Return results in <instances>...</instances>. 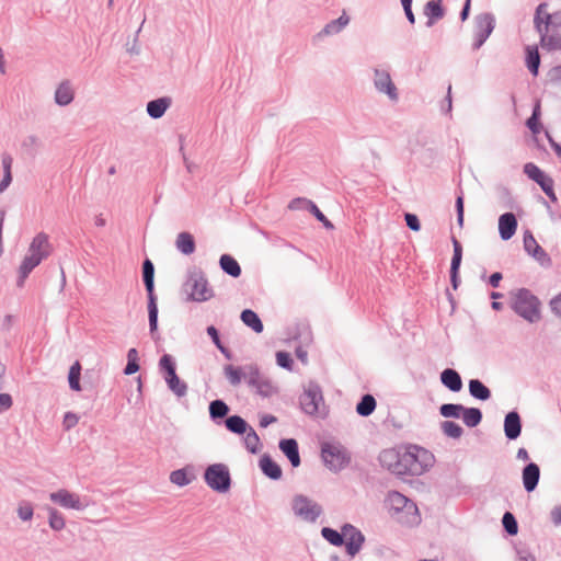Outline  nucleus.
<instances>
[{"label":"nucleus","instance_id":"obj_1","mask_svg":"<svg viewBox=\"0 0 561 561\" xmlns=\"http://www.w3.org/2000/svg\"><path fill=\"white\" fill-rule=\"evenodd\" d=\"M534 25L543 49H561V13L551 14L548 12V4L540 3L535 12Z\"/></svg>","mask_w":561,"mask_h":561},{"label":"nucleus","instance_id":"obj_2","mask_svg":"<svg viewBox=\"0 0 561 561\" xmlns=\"http://www.w3.org/2000/svg\"><path fill=\"white\" fill-rule=\"evenodd\" d=\"M51 252V245L48 240V236L41 232L34 237L32 240L28 252L23 259L20 268V280L19 284L22 285L28 274L41 264V262L48 257Z\"/></svg>","mask_w":561,"mask_h":561},{"label":"nucleus","instance_id":"obj_3","mask_svg":"<svg viewBox=\"0 0 561 561\" xmlns=\"http://www.w3.org/2000/svg\"><path fill=\"white\" fill-rule=\"evenodd\" d=\"M511 307L528 322H537L541 318L539 299L526 288H519L511 293Z\"/></svg>","mask_w":561,"mask_h":561},{"label":"nucleus","instance_id":"obj_4","mask_svg":"<svg viewBox=\"0 0 561 561\" xmlns=\"http://www.w3.org/2000/svg\"><path fill=\"white\" fill-rule=\"evenodd\" d=\"M402 463L407 467V473L421 474L434 463V456L428 450L412 446L402 453Z\"/></svg>","mask_w":561,"mask_h":561},{"label":"nucleus","instance_id":"obj_5","mask_svg":"<svg viewBox=\"0 0 561 561\" xmlns=\"http://www.w3.org/2000/svg\"><path fill=\"white\" fill-rule=\"evenodd\" d=\"M291 508L296 517L307 523H313L321 515V506L313 500L296 495L291 502Z\"/></svg>","mask_w":561,"mask_h":561},{"label":"nucleus","instance_id":"obj_6","mask_svg":"<svg viewBox=\"0 0 561 561\" xmlns=\"http://www.w3.org/2000/svg\"><path fill=\"white\" fill-rule=\"evenodd\" d=\"M206 483L217 492H226L230 486L228 468L222 463L209 466L205 471Z\"/></svg>","mask_w":561,"mask_h":561},{"label":"nucleus","instance_id":"obj_7","mask_svg":"<svg viewBox=\"0 0 561 561\" xmlns=\"http://www.w3.org/2000/svg\"><path fill=\"white\" fill-rule=\"evenodd\" d=\"M322 458L325 465L334 471L341 470L344 468L348 461L350 457L347 451L340 445L334 444H324L322 447Z\"/></svg>","mask_w":561,"mask_h":561},{"label":"nucleus","instance_id":"obj_8","mask_svg":"<svg viewBox=\"0 0 561 561\" xmlns=\"http://www.w3.org/2000/svg\"><path fill=\"white\" fill-rule=\"evenodd\" d=\"M525 174L535 181L541 190L546 193V195L552 201H557L554 190H553V180L547 175L542 170H540L536 164L529 162L524 165Z\"/></svg>","mask_w":561,"mask_h":561},{"label":"nucleus","instance_id":"obj_9","mask_svg":"<svg viewBox=\"0 0 561 561\" xmlns=\"http://www.w3.org/2000/svg\"><path fill=\"white\" fill-rule=\"evenodd\" d=\"M247 380L263 397H271L276 392V387L272 380L263 376L255 366L248 367Z\"/></svg>","mask_w":561,"mask_h":561},{"label":"nucleus","instance_id":"obj_10","mask_svg":"<svg viewBox=\"0 0 561 561\" xmlns=\"http://www.w3.org/2000/svg\"><path fill=\"white\" fill-rule=\"evenodd\" d=\"M494 28V20L489 14L479 15L476 20L473 48L478 49L486 41Z\"/></svg>","mask_w":561,"mask_h":561},{"label":"nucleus","instance_id":"obj_11","mask_svg":"<svg viewBox=\"0 0 561 561\" xmlns=\"http://www.w3.org/2000/svg\"><path fill=\"white\" fill-rule=\"evenodd\" d=\"M322 403V393L316 386H310L307 388L300 398L302 410L310 415L317 414Z\"/></svg>","mask_w":561,"mask_h":561},{"label":"nucleus","instance_id":"obj_12","mask_svg":"<svg viewBox=\"0 0 561 561\" xmlns=\"http://www.w3.org/2000/svg\"><path fill=\"white\" fill-rule=\"evenodd\" d=\"M190 298L195 301H205L211 297V289L204 276H193L187 282Z\"/></svg>","mask_w":561,"mask_h":561},{"label":"nucleus","instance_id":"obj_13","mask_svg":"<svg viewBox=\"0 0 561 561\" xmlns=\"http://www.w3.org/2000/svg\"><path fill=\"white\" fill-rule=\"evenodd\" d=\"M49 497L54 503L60 505L64 508H83L80 496L77 493L70 492L67 489H59L58 491L50 493Z\"/></svg>","mask_w":561,"mask_h":561},{"label":"nucleus","instance_id":"obj_14","mask_svg":"<svg viewBox=\"0 0 561 561\" xmlns=\"http://www.w3.org/2000/svg\"><path fill=\"white\" fill-rule=\"evenodd\" d=\"M380 462L385 468L396 474H405L407 467L402 463V454L396 449H386L380 454Z\"/></svg>","mask_w":561,"mask_h":561},{"label":"nucleus","instance_id":"obj_15","mask_svg":"<svg viewBox=\"0 0 561 561\" xmlns=\"http://www.w3.org/2000/svg\"><path fill=\"white\" fill-rule=\"evenodd\" d=\"M345 541L347 553L354 557L362 548L364 536L352 525L343 527V542Z\"/></svg>","mask_w":561,"mask_h":561},{"label":"nucleus","instance_id":"obj_16","mask_svg":"<svg viewBox=\"0 0 561 561\" xmlns=\"http://www.w3.org/2000/svg\"><path fill=\"white\" fill-rule=\"evenodd\" d=\"M517 229V220L512 213H505L499 218V232L503 240L511 239Z\"/></svg>","mask_w":561,"mask_h":561},{"label":"nucleus","instance_id":"obj_17","mask_svg":"<svg viewBox=\"0 0 561 561\" xmlns=\"http://www.w3.org/2000/svg\"><path fill=\"white\" fill-rule=\"evenodd\" d=\"M375 85L380 92H385L390 99H397V89L391 81L388 72L376 70L375 72Z\"/></svg>","mask_w":561,"mask_h":561},{"label":"nucleus","instance_id":"obj_18","mask_svg":"<svg viewBox=\"0 0 561 561\" xmlns=\"http://www.w3.org/2000/svg\"><path fill=\"white\" fill-rule=\"evenodd\" d=\"M520 417L517 412H510L505 416L504 432L507 438L516 439L520 435Z\"/></svg>","mask_w":561,"mask_h":561},{"label":"nucleus","instance_id":"obj_19","mask_svg":"<svg viewBox=\"0 0 561 561\" xmlns=\"http://www.w3.org/2000/svg\"><path fill=\"white\" fill-rule=\"evenodd\" d=\"M540 470L536 463L527 465L523 470V483L528 492L536 489L539 481Z\"/></svg>","mask_w":561,"mask_h":561},{"label":"nucleus","instance_id":"obj_20","mask_svg":"<svg viewBox=\"0 0 561 561\" xmlns=\"http://www.w3.org/2000/svg\"><path fill=\"white\" fill-rule=\"evenodd\" d=\"M279 448L287 456L293 467H298L300 465L298 444L295 439L289 438L280 440Z\"/></svg>","mask_w":561,"mask_h":561},{"label":"nucleus","instance_id":"obj_21","mask_svg":"<svg viewBox=\"0 0 561 561\" xmlns=\"http://www.w3.org/2000/svg\"><path fill=\"white\" fill-rule=\"evenodd\" d=\"M440 380L445 387L454 392L460 391L462 388L461 378L459 374L454 369H445L440 375Z\"/></svg>","mask_w":561,"mask_h":561},{"label":"nucleus","instance_id":"obj_22","mask_svg":"<svg viewBox=\"0 0 561 561\" xmlns=\"http://www.w3.org/2000/svg\"><path fill=\"white\" fill-rule=\"evenodd\" d=\"M387 504L396 512H400L405 508L411 510L414 507L413 503L399 492H390L387 497Z\"/></svg>","mask_w":561,"mask_h":561},{"label":"nucleus","instance_id":"obj_23","mask_svg":"<svg viewBox=\"0 0 561 561\" xmlns=\"http://www.w3.org/2000/svg\"><path fill=\"white\" fill-rule=\"evenodd\" d=\"M175 245L180 252L190 255L195 251V241L191 233L181 232L176 237Z\"/></svg>","mask_w":561,"mask_h":561},{"label":"nucleus","instance_id":"obj_24","mask_svg":"<svg viewBox=\"0 0 561 561\" xmlns=\"http://www.w3.org/2000/svg\"><path fill=\"white\" fill-rule=\"evenodd\" d=\"M425 15L428 18L427 26L433 24L444 16V10L439 0H431L425 5Z\"/></svg>","mask_w":561,"mask_h":561},{"label":"nucleus","instance_id":"obj_25","mask_svg":"<svg viewBox=\"0 0 561 561\" xmlns=\"http://www.w3.org/2000/svg\"><path fill=\"white\" fill-rule=\"evenodd\" d=\"M73 100V90L68 81L61 82L55 92V101L59 105H68Z\"/></svg>","mask_w":561,"mask_h":561},{"label":"nucleus","instance_id":"obj_26","mask_svg":"<svg viewBox=\"0 0 561 561\" xmlns=\"http://www.w3.org/2000/svg\"><path fill=\"white\" fill-rule=\"evenodd\" d=\"M524 247L525 250L538 261H543L547 259L546 252L537 243L536 239L531 234H526L524 237Z\"/></svg>","mask_w":561,"mask_h":561},{"label":"nucleus","instance_id":"obj_27","mask_svg":"<svg viewBox=\"0 0 561 561\" xmlns=\"http://www.w3.org/2000/svg\"><path fill=\"white\" fill-rule=\"evenodd\" d=\"M220 267L230 276L239 277L241 267L237 260L229 254H222L219 260Z\"/></svg>","mask_w":561,"mask_h":561},{"label":"nucleus","instance_id":"obj_28","mask_svg":"<svg viewBox=\"0 0 561 561\" xmlns=\"http://www.w3.org/2000/svg\"><path fill=\"white\" fill-rule=\"evenodd\" d=\"M165 381L170 390L178 397H184L186 394L187 386L178 377L175 371H171V374L165 375Z\"/></svg>","mask_w":561,"mask_h":561},{"label":"nucleus","instance_id":"obj_29","mask_svg":"<svg viewBox=\"0 0 561 561\" xmlns=\"http://www.w3.org/2000/svg\"><path fill=\"white\" fill-rule=\"evenodd\" d=\"M262 471L272 479H279L282 476L280 467L268 456H263L260 460Z\"/></svg>","mask_w":561,"mask_h":561},{"label":"nucleus","instance_id":"obj_30","mask_svg":"<svg viewBox=\"0 0 561 561\" xmlns=\"http://www.w3.org/2000/svg\"><path fill=\"white\" fill-rule=\"evenodd\" d=\"M241 320L242 322L251 328L255 333H261L263 331V323L259 316L250 310L245 309L241 312Z\"/></svg>","mask_w":561,"mask_h":561},{"label":"nucleus","instance_id":"obj_31","mask_svg":"<svg viewBox=\"0 0 561 561\" xmlns=\"http://www.w3.org/2000/svg\"><path fill=\"white\" fill-rule=\"evenodd\" d=\"M526 65L529 71L534 75H538V68L540 65V56L536 46L526 47Z\"/></svg>","mask_w":561,"mask_h":561},{"label":"nucleus","instance_id":"obj_32","mask_svg":"<svg viewBox=\"0 0 561 561\" xmlns=\"http://www.w3.org/2000/svg\"><path fill=\"white\" fill-rule=\"evenodd\" d=\"M169 105L170 102L167 99L150 101L147 105V112L151 117L159 118L164 114Z\"/></svg>","mask_w":561,"mask_h":561},{"label":"nucleus","instance_id":"obj_33","mask_svg":"<svg viewBox=\"0 0 561 561\" xmlns=\"http://www.w3.org/2000/svg\"><path fill=\"white\" fill-rule=\"evenodd\" d=\"M224 371L226 378L232 386H238L241 382L242 378L247 379L248 375V369L243 371L241 368L234 367L232 365L225 366Z\"/></svg>","mask_w":561,"mask_h":561},{"label":"nucleus","instance_id":"obj_34","mask_svg":"<svg viewBox=\"0 0 561 561\" xmlns=\"http://www.w3.org/2000/svg\"><path fill=\"white\" fill-rule=\"evenodd\" d=\"M461 419L467 426L474 427L481 422L482 413L476 408H463Z\"/></svg>","mask_w":561,"mask_h":561},{"label":"nucleus","instance_id":"obj_35","mask_svg":"<svg viewBox=\"0 0 561 561\" xmlns=\"http://www.w3.org/2000/svg\"><path fill=\"white\" fill-rule=\"evenodd\" d=\"M470 394L480 400H488L491 396L490 390L478 379H472L469 382Z\"/></svg>","mask_w":561,"mask_h":561},{"label":"nucleus","instance_id":"obj_36","mask_svg":"<svg viewBox=\"0 0 561 561\" xmlns=\"http://www.w3.org/2000/svg\"><path fill=\"white\" fill-rule=\"evenodd\" d=\"M376 409V400L371 394H365L356 405V412L362 416L370 415Z\"/></svg>","mask_w":561,"mask_h":561},{"label":"nucleus","instance_id":"obj_37","mask_svg":"<svg viewBox=\"0 0 561 561\" xmlns=\"http://www.w3.org/2000/svg\"><path fill=\"white\" fill-rule=\"evenodd\" d=\"M226 426L229 431L237 434H243L247 432L248 428L247 422L238 415L229 416L226 420Z\"/></svg>","mask_w":561,"mask_h":561},{"label":"nucleus","instance_id":"obj_38","mask_svg":"<svg viewBox=\"0 0 561 561\" xmlns=\"http://www.w3.org/2000/svg\"><path fill=\"white\" fill-rule=\"evenodd\" d=\"M80 375H81V365L79 362L73 363V365L69 369V386L75 391H80Z\"/></svg>","mask_w":561,"mask_h":561},{"label":"nucleus","instance_id":"obj_39","mask_svg":"<svg viewBox=\"0 0 561 561\" xmlns=\"http://www.w3.org/2000/svg\"><path fill=\"white\" fill-rule=\"evenodd\" d=\"M148 296H149V304H148L149 325H150V331L153 332L157 330L158 307L156 304V297L153 295V291H151V294H148Z\"/></svg>","mask_w":561,"mask_h":561},{"label":"nucleus","instance_id":"obj_40","mask_svg":"<svg viewBox=\"0 0 561 561\" xmlns=\"http://www.w3.org/2000/svg\"><path fill=\"white\" fill-rule=\"evenodd\" d=\"M142 268H144L142 273H144V282H145L146 289H147L148 294H151V291H153V274H154L153 264L149 260H146L144 262Z\"/></svg>","mask_w":561,"mask_h":561},{"label":"nucleus","instance_id":"obj_41","mask_svg":"<svg viewBox=\"0 0 561 561\" xmlns=\"http://www.w3.org/2000/svg\"><path fill=\"white\" fill-rule=\"evenodd\" d=\"M244 444L250 453L255 454L256 451H259L260 438L257 434L254 432V430L250 428L249 432H245Z\"/></svg>","mask_w":561,"mask_h":561},{"label":"nucleus","instance_id":"obj_42","mask_svg":"<svg viewBox=\"0 0 561 561\" xmlns=\"http://www.w3.org/2000/svg\"><path fill=\"white\" fill-rule=\"evenodd\" d=\"M439 412L444 417H461L463 407L461 404L447 403L440 407Z\"/></svg>","mask_w":561,"mask_h":561},{"label":"nucleus","instance_id":"obj_43","mask_svg":"<svg viewBox=\"0 0 561 561\" xmlns=\"http://www.w3.org/2000/svg\"><path fill=\"white\" fill-rule=\"evenodd\" d=\"M442 430L446 436L451 438H459L462 435L461 426L451 421L443 422Z\"/></svg>","mask_w":561,"mask_h":561},{"label":"nucleus","instance_id":"obj_44","mask_svg":"<svg viewBox=\"0 0 561 561\" xmlns=\"http://www.w3.org/2000/svg\"><path fill=\"white\" fill-rule=\"evenodd\" d=\"M228 411V405L221 400H215L209 405V413L214 419L226 416Z\"/></svg>","mask_w":561,"mask_h":561},{"label":"nucleus","instance_id":"obj_45","mask_svg":"<svg viewBox=\"0 0 561 561\" xmlns=\"http://www.w3.org/2000/svg\"><path fill=\"white\" fill-rule=\"evenodd\" d=\"M321 534L333 546H341L343 543V531L340 534L332 528L324 527Z\"/></svg>","mask_w":561,"mask_h":561},{"label":"nucleus","instance_id":"obj_46","mask_svg":"<svg viewBox=\"0 0 561 561\" xmlns=\"http://www.w3.org/2000/svg\"><path fill=\"white\" fill-rule=\"evenodd\" d=\"M49 525L55 530H60L65 527V518L64 516L55 508L49 507Z\"/></svg>","mask_w":561,"mask_h":561},{"label":"nucleus","instance_id":"obj_47","mask_svg":"<svg viewBox=\"0 0 561 561\" xmlns=\"http://www.w3.org/2000/svg\"><path fill=\"white\" fill-rule=\"evenodd\" d=\"M539 116H540V104L537 103L533 115L527 119V126L534 134H539L541 130V125L539 123Z\"/></svg>","mask_w":561,"mask_h":561},{"label":"nucleus","instance_id":"obj_48","mask_svg":"<svg viewBox=\"0 0 561 561\" xmlns=\"http://www.w3.org/2000/svg\"><path fill=\"white\" fill-rule=\"evenodd\" d=\"M502 523H503V526L505 528V530L510 534V535H516L517 531H518V526H517V522L514 517V515L510 512H506L503 516V519H502Z\"/></svg>","mask_w":561,"mask_h":561},{"label":"nucleus","instance_id":"obj_49","mask_svg":"<svg viewBox=\"0 0 561 561\" xmlns=\"http://www.w3.org/2000/svg\"><path fill=\"white\" fill-rule=\"evenodd\" d=\"M207 333L211 337L214 344L217 346V348L227 357L230 358L229 351L221 344L218 331L215 327L210 325L207 328Z\"/></svg>","mask_w":561,"mask_h":561},{"label":"nucleus","instance_id":"obj_50","mask_svg":"<svg viewBox=\"0 0 561 561\" xmlns=\"http://www.w3.org/2000/svg\"><path fill=\"white\" fill-rule=\"evenodd\" d=\"M170 480L179 486H184L190 483V479L187 478L185 470L182 469L173 471L170 474Z\"/></svg>","mask_w":561,"mask_h":561},{"label":"nucleus","instance_id":"obj_51","mask_svg":"<svg viewBox=\"0 0 561 561\" xmlns=\"http://www.w3.org/2000/svg\"><path fill=\"white\" fill-rule=\"evenodd\" d=\"M308 206L310 211L316 216V218L323 222L324 227L329 229L333 228L332 222L322 214V211L317 207L316 204H313L312 202H308Z\"/></svg>","mask_w":561,"mask_h":561},{"label":"nucleus","instance_id":"obj_52","mask_svg":"<svg viewBox=\"0 0 561 561\" xmlns=\"http://www.w3.org/2000/svg\"><path fill=\"white\" fill-rule=\"evenodd\" d=\"M79 422V416L76 413L67 412L64 416L62 425L66 431L75 427Z\"/></svg>","mask_w":561,"mask_h":561},{"label":"nucleus","instance_id":"obj_53","mask_svg":"<svg viewBox=\"0 0 561 561\" xmlns=\"http://www.w3.org/2000/svg\"><path fill=\"white\" fill-rule=\"evenodd\" d=\"M276 360L280 367L291 369L293 359L290 358V355L288 353L278 352L276 354Z\"/></svg>","mask_w":561,"mask_h":561},{"label":"nucleus","instance_id":"obj_54","mask_svg":"<svg viewBox=\"0 0 561 561\" xmlns=\"http://www.w3.org/2000/svg\"><path fill=\"white\" fill-rule=\"evenodd\" d=\"M460 263H461V256L454 255L453 260H451V266H450L451 282H453L454 288L457 287L456 279H457V274H458Z\"/></svg>","mask_w":561,"mask_h":561},{"label":"nucleus","instance_id":"obj_55","mask_svg":"<svg viewBox=\"0 0 561 561\" xmlns=\"http://www.w3.org/2000/svg\"><path fill=\"white\" fill-rule=\"evenodd\" d=\"M18 514L21 519L28 520L33 516V507L30 504L20 505Z\"/></svg>","mask_w":561,"mask_h":561},{"label":"nucleus","instance_id":"obj_56","mask_svg":"<svg viewBox=\"0 0 561 561\" xmlns=\"http://www.w3.org/2000/svg\"><path fill=\"white\" fill-rule=\"evenodd\" d=\"M405 221L411 230L419 231L421 229L420 220L416 215L405 214Z\"/></svg>","mask_w":561,"mask_h":561},{"label":"nucleus","instance_id":"obj_57","mask_svg":"<svg viewBox=\"0 0 561 561\" xmlns=\"http://www.w3.org/2000/svg\"><path fill=\"white\" fill-rule=\"evenodd\" d=\"M160 366L165 370L167 375L171 374V371H175L174 364L172 363V359L169 355L162 356L160 359Z\"/></svg>","mask_w":561,"mask_h":561},{"label":"nucleus","instance_id":"obj_58","mask_svg":"<svg viewBox=\"0 0 561 561\" xmlns=\"http://www.w3.org/2000/svg\"><path fill=\"white\" fill-rule=\"evenodd\" d=\"M12 403L13 401L9 393H0V412L9 410Z\"/></svg>","mask_w":561,"mask_h":561},{"label":"nucleus","instance_id":"obj_59","mask_svg":"<svg viewBox=\"0 0 561 561\" xmlns=\"http://www.w3.org/2000/svg\"><path fill=\"white\" fill-rule=\"evenodd\" d=\"M456 207H457V219L459 226H462L463 224V198L462 196H459L456 201Z\"/></svg>","mask_w":561,"mask_h":561},{"label":"nucleus","instance_id":"obj_60","mask_svg":"<svg viewBox=\"0 0 561 561\" xmlns=\"http://www.w3.org/2000/svg\"><path fill=\"white\" fill-rule=\"evenodd\" d=\"M550 517L556 526L561 525V505H557L551 510Z\"/></svg>","mask_w":561,"mask_h":561},{"label":"nucleus","instance_id":"obj_61","mask_svg":"<svg viewBox=\"0 0 561 561\" xmlns=\"http://www.w3.org/2000/svg\"><path fill=\"white\" fill-rule=\"evenodd\" d=\"M342 30V27H340L336 23V21H332L330 22L324 28L323 31L321 32V34H325V35H330V34H334V33H339L340 31Z\"/></svg>","mask_w":561,"mask_h":561},{"label":"nucleus","instance_id":"obj_62","mask_svg":"<svg viewBox=\"0 0 561 561\" xmlns=\"http://www.w3.org/2000/svg\"><path fill=\"white\" fill-rule=\"evenodd\" d=\"M550 307L557 316L561 317V294L550 301Z\"/></svg>","mask_w":561,"mask_h":561},{"label":"nucleus","instance_id":"obj_63","mask_svg":"<svg viewBox=\"0 0 561 561\" xmlns=\"http://www.w3.org/2000/svg\"><path fill=\"white\" fill-rule=\"evenodd\" d=\"M139 370V365L135 360H128L126 367H125V374L126 375H133Z\"/></svg>","mask_w":561,"mask_h":561},{"label":"nucleus","instance_id":"obj_64","mask_svg":"<svg viewBox=\"0 0 561 561\" xmlns=\"http://www.w3.org/2000/svg\"><path fill=\"white\" fill-rule=\"evenodd\" d=\"M275 422H276V417H275V416L270 415V414H265V415H263V416L261 417V420H260V425H261L262 427H266V426H268L270 424L275 423Z\"/></svg>","mask_w":561,"mask_h":561}]
</instances>
